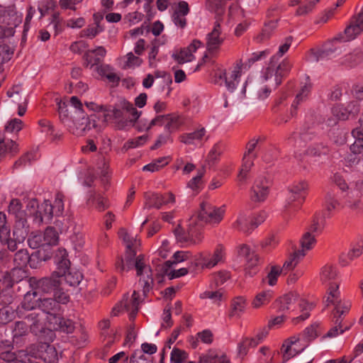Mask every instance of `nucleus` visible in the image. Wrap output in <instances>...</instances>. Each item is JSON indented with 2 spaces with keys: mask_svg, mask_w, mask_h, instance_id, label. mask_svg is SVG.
Masks as SVG:
<instances>
[{
  "mask_svg": "<svg viewBox=\"0 0 363 363\" xmlns=\"http://www.w3.org/2000/svg\"><path fill=\"white\" fill-rule=\"evenodd\" d=\"M208 140V135L203 127H200L191 133H183L179 137V140L187 145L201 146Z\"/></svg>",
  "mask_w": 363,
  "mask_h": 363,
  "instance_id": "obj_14",
  "label": "nucleus"
},
{
  "mask_svg": "<svg viewBox=\"0 0 363 363\" xmlns=\"http://www.w3.org/2000/svg\"><path fill=\"white\" fill-rule=\"evenodd\" d=\"M139 294L134 291L130 296L128 294H125L121 301L114 306L111 313L116 316L121 311H125L130 313V318H134L139 310Z\"/></svg>",
  "mask_w": 363,
  "mask_h": 363,
  "instance_id": "obj_8",
  "label": "nucleus"
},
{
  "mask_svg": "<svg viewBox=\"0 0 363 363\" xmlns=\"http://www.w3.org/2000/svg\"><path fill=\"white\" fill-rule=\"evenodd\" d=\"M0 282L1 286L6 288L0 291V304L6 307L13 301V292L11 290L13 286V281L9 275L5 274L3 277V281L0 279Z\"/></svg>",
  "mask_w": 363,
  "mask_h": 363,
  "instance_id": "obj_23",
  "label": "nucleus"
},
{
  "mask_svg": "<svg viewBox=\"0 0 363 363\" xmlns=\"http://www.w3.org/2000/svg\"><path fill=\"white\" fill-rule=\"evenodd\" d=\"M322 333V329L319 323H314L307 327L303 333H301V336L303 339V342H306L308 345V343L314 340L318 337Z\"/></svg>",
  "mask_w": 363,
  "mask_h": 363,
  "instance_id": "obj_30",
  "label": "nucleus"
},
{
  "mask_svg": "<svg viewBox=\"0 0 363 363\" xmlns=\"http://www.w3.org/2000/svg\"><path fill=\"white\" fill-rule=\"evenodd\" d=\"M275 28L276 23L274 21H270L266 23L264 28L262 29V33L257 37V42L262 43L269 38L272 31L275 29Z\"/></svg>",
  "mask_w": 363,
  "mask_h": 363,
  "instance_id": "obj_62",
  "label": "nucleus"
},
{
  "mask_svg": "<svg viewBox=\"0 0 363 363\" xmlns=\"http://www.w3.org/2000/svg\"><path fill=\"white\" fill-rule=\"evenodd\" d=\"M275 56L271 58V61L268 67L262 74V77L264 81L271 78L273 75L275 76L277 85L281 84V77L286 76L291 70V63L288 60H283L278 66L274 62Z\"/></svg>",
  "mask_w": 363,
  "mask_h": 363,
  "instance_id": "obj_10",
  "label": "nucleus"
},
{
  "mask_svg": "<svg viewBox=\"0 0 363 363\" xmlns=\"http://www.w3.org/2000/svg\"><path fill=\"white\" fill-rule=\"evenodd\" d=\"M201 44L200 40H194L188 47L182 49L178 53L173 55L174 60L179 64L191 62L195 59L194 53L201 47Z\"/></svg>",
  "mask_w": 363,
  "mask_h": 363,
  "instance_id": "obj_18",
  "label": "nucleus"
},
{
  "mask_svg": "<svg viewBox=\"0 0 363 363\" xmlns=\"http://www.w3.org/2000/svg\"><path fill=\"white\" fill-rule=\"evenodd\" d=\"M316 242L315 235H312L311 232H306L303 234L301 240V250L298 251H302L306 254V252L311 250Z\"/></svg>",
  "mask_w": 363,
  "mask_h": 363,
  "instance_id": "obj_57",
  "label": "nucleus"
},
{
  "mask_svg": "<svg viewBox=\"0 0 363 363\" xmlns=\"http://www.w3.org/2000/svg\"><path fill=\"white\" fill-rule=\"evenodd\" d=\"M13 262L16 267H23L29 264L30 267H34L32 265L31 257L29 256V253L27 250H18L14 255Z\"/></svg>",
  "mask_w": 363,
  "mask_h": 363,
  "instance_id": "obj_41",
  "label": "nucleus"
},
{
  "mask_svg": "<svg viewBox=\"0 0 363 363\" xmlns=\"http://www.w3.org/2000/svg\"><path fill=\"white\" fill-rule=\"evenodd\" d=\"M242 68V63L238 61L228 69V72L225 69H218L215 73V83L220 85L224 84L228 91H234L241 77Z\"/></svg>",
  "mask_w": 363,
  "mask_h": 363,
  "instance_id": "obj_5",
  "label": "nucleus"
},
{
  "mask_svg": "<svg viewBox=\"0 0 363 363\" xmlns=\"http://www.w3.org/2000/svg\"><path fill=\"white\" fill-rule=\"evenodd\" d=\"M21 90L20 86H16L7 91V95L10 98L11 102L17 105L26 102V99L22 97Z\"/></svg>",
  "mask_w": 363,
  "mask_h": 363,
  "instance_id": "obj_59",
  "label": "nucleus"
},
{
  "mask_svg": "<svg viewBox=\"0 0 363 363\" xmlns=\"http://www.w3.org/2000/svg\"><path fill=\"white\" fill-rule=\"evenodd\" d=\"M39 349L36 345H32L25 350H20L15 352H4L0 355L1 363H40L36 361Z\"/></svg>",
  "mask_w": 363,
  "mask_h": 363,
  "instance_id": "obj_6",
  "label": "nucleus"
},
{
  "mask_svg": "<svg viewBox=\"0 0 363 363\" xmlns=\"http://www.w3.org/2000/svg\"><path fill=\"white\" fill-rule=\"evenodd\" d=\"M304 256L305 253L302 251H296L291 254L284 262L282 268H281L283 273L287 274L293 270Z\"/></svg>",
  "mask_w": 363,
  "mask_h": 363,
  "instance_id": "obj_33",
  "label": "nucleus"
},
{
  "mask_svg": "<svg viewBox=\"0 0 363 363\" xmlns=\"http://www.w3.org/2000/svg\"><path fill=\"white\" fill-rule=\"evenodd\" d=\"M39 308H40L45 313H57L61 310V306L59 305L55 298L40 297Z\"/></svg>",
  "mask_w": 363,
  "mask_h": 363,
  "instance_id": "obj_37",
  "label": "nucleus"
},
{
  "mask_svg": "<svg viewBox=\"0 0 363 363\" xmlns=\"http://www.w3.org/2000/svg\"><path fill=\"white\" fill-rule=\"evenodd\" d=\"M246 299L243 296H238L231 302V309L229 313L230 318H240L245 312L246 308Z\"/></svg>",
  "mask_w": 363,
  "mask_h": 363,
  "instance_id": "obj_31",
  "label": "nucleus"
},
{
  "mask_svg": "<svg viewBox=\"0 0 363 363\" xmlns=\"http://www.w3.org/2000/svg\"><path fill=\"white\" fill-rule=\"evenodd\" d=\"M191 253L189 251H177L172 256L173 260H168L164 263V267L171 268L173 264L182 262L191 258Z\"/></svg>",
  "mask_w": 363,
  "mask_h": 363,
  "instance_id": "obj_50",
  "label": "nucleus"
},
{
  "mask_svg": "<svg viewBox=\"0 0 363 363\" xmlns=\"http://www.w3.org/2000/svg\"><path fill=\"white\" fill-rule=\"evenodd\" d=\"M41 314L37 312H32L24 316L30 323V329L33 333H37L43 328L41 323Z\"/></svg>",
  "mask_w": 363,
  "mask_h": 363,
  "instance_id": "obj_48",
  "label": "nucleus"
},
{
  "mask_svg": "<svg viewBox=\"0 0 363 363\" xmlns=\"http://www.w3.org/2000/svg\"><path fill=\"white\" fill-rule=\"evenodd\" d=\"M0 241L12 252L17 249L16 240L14 238L13 239L11 238V230L9 225L0 228Z\"/></svg>",
  "mask_w": 363,
  "mask_h": 363,
  "instance_id": "obj_34",
  "label": "nucleus"
},
{
  "mask_svg": "<svg viewBox=\"0 0 363 363\" xmlns=\"http://www.w3.org/2000/svg\"><path fill=\"white\" fill-rule=\"evenodd\" d=\"M40 296L35 290L26 292L21 304L16 308V313L18 318L24 316L25 311H29L39 308Z\"/></svg>",
  "mask_w": 363,
  "mask_h": 363,
  "instance_id": "obj_13",
  "label": "nucleus"
},
{
  "mask_svg": "<svg viewBox=\"0 0 363 363\" xmlns=\"http://www.w3.org/2000/svg\"><path fill=\"white\" fill-rule=\"evenodd\" d=\"M15 318V311L11 308L3 307L0 309V324L5 325Z\"/></svg>",
  "mask_w": 363,
  "mask_h": 363,
  "instance_id": "obj_63",
  "label": "nucleus"
},
{
  "mask_svg": "<svg viewBox=\"0 0 363 363\" xmlns=\"http://www.w3.org/2000/svg\"><path fill=\"white\" fill-rule=\"evenodd\" d=\"M331 113L333 118H329L326 121L329 126L335 125L339 120H345L349 118L347 108L341 104L335 105L331 109Z\"/></svg>",
  "mask_w": 363,
  "mask_h": 363,
  "instance_id": "obj_28",
  "label": "nucleus"
},
{
  "mask_svg": "<svg viewBox=\"0 0 363 363\" xmlns=\"http://www.w3.org/2000/svg\"><path fill=\"white\" fill-rule=\"evenodd\" d=\"M9 213L13 215L16 219L26 217V213L22 210V204L18 199H14L9 206Z\"/></svg>",
  "mask_w": 363,
  "mask_h": 363,
  "instance_id": "obj_56",
  "label": "nucleus"
},
{
  "mask_svg": "<svg viewBox=\"0 0 363 363\" xmlns=\"http://www.w3.org/2000/svg\"><path fill=\"white\" fill-rule=\"evenodd\" d=\"M298 306L302 314L299 316L294 318L293 322L296 324L300 321L306 320L310 316V311L313 308L312 304L309 303L305 300H300L298 302Z\"/></svg>",
  "mask_w": 363,
  "mask_h": 363,
  "instance_id": "obj_52",
  "label": "nucleus"
},
{
  "mask_svg": "<svg viewBox=\"0 0 363 363\" xmlns=\"http://www.w3.org/2000/svg\"><path fill=\"white\" fill-rule=\"evenodd\" d=\"M28 284L32 290H35L39 296L54 291L60 286V281L57 274L53 272L51 277H44L40 279L30 277Z\"/></svg>",
  "mask_w": 363,
  "mask_h": 363,
  "instance_id": "obj_7",
  "label": "nucleus"
},
{
  "mask_svg": "<svg viewBox=\"0 0 363 363\" xmlns=\"http://www.w3.org/2000/svg\"><path fill=\"white\" fill-rule=\"evenodd\" d=\"M89 201L92 204H95L96 208L99 211H103L108 207L107 199L100 194H94Z\"/></svg>",
  "mask_w": 363,
  "mask_h": 363,
  "instance_id": "obj_61",
  "label": "nucleus"
},
{
  "mask_svg": "<svg viewBox=\"0 0 363 363\" xmlns=\"http://www.w3.org/2000/svg\"><path fill=\"white\" fill-rule=\"evenodd\" d=\"M62 317H61L59 312L52 313L47 314V320L48 327L50 330H58L60 328V324H62Z\"/></svg>",
  "mask_w": 363,
  "mask_h": 363,
  "instance_id": "obj_60",
  "label": "nucleus"
},
{
  "mask_svg": "<svg viewBox=\"0 0 363 363\" xmlns=\"http://www.w3.org/2000/svg\"><path fill=\"white\" fill-rule=\"evenodd\" d=\"M144 208H160L164 205L163 197L162 194L148 192L145 194Z\"/></svg>",
  "mask_w": 363,
  "mask_h": 363,
  "instance_id": "obj_32",
  "label": "nucleus"
},
{
  "mask_svg": "<svg viewBox=\"0 0 363 363\" xmlns=\"http://www.w3.org/2000/svg\"><path fill=\"white\" fill-rule=\"evenodd\" d=\"M225 258V247L222 245H217L212 252L207 255H200V264L202 268L211 269L216 265L224 262Z\"/></svg>",
  "mask_w": 363,
  "mask_h": 363,
  "instance_id": "obj_11",
  "label": "nucleus"
},
{
  "mask_svg": "<svg viewBox=\"0 0 363 363\" xmlns=\"http://www.w3.org/2000/svg\"><path fill=\"white\" fill-rule=\"evenodd\" d=\"M311 90V84L306 82L301 87L299 92L297 94L296 99L292 104V107L296 108L297 106L308 99Z\"/></svg>",
  "mask_w": 363,
  "mask_h": 363,
  "instance_id": "obj_54",
  "label": "nucleus"
},
{
  "mask_svg": "<svg viewBox=\"0 0 363 363\" xmlns=\"http://www.w3.org/2000/svg\"><path fill=\"white\" fill-rule=\"evenodd\" d=\"M165 118L164 128L169 133L178 130L183 124L182 117L176 114H167Z\"/></svg>",
  "mask_w": 363,
  "mask_h": 363,
  "instance_id": "obj_39",
  "label": "nucleus"
},
{
  "mask_svg": "<svg viewBox=\"0 0 363 363\" xmlns=\"http://www.w3.org/2000/svg\"><path fill=\"white\" fill-rule=\"evenodd\" d=\"M106 55V50L103 46H98L96 49L89 50L84 55L86 67L92 68L94 65H98Z\"/></svg>",
  "mask_w": 363,
  "mask_h": 363,
  "instance_id": "obj_19",
  "label": "nucleus"
},
{
  "mask_svg": "<svg viewBox=\"0 0 363 363\" xmlns=\"http://www.w3.org/2000/svg\"><path fill=\"white\" fill-rule=\"evenodd\" d=\"M65 277V280L69 285L75 286L80 283L82 275L78 272H69L68 270L65 271V274H57V277Z\"/></svg>",
  "mask_w": 363,
  "mask_h": 363,
  "instance_id": "obj_58",
  "label": "nucleus"
},
{
  "mask_svg": "<svg viewBox=\"0 0 363 363\" xmlns=\"http://www.w3.org/2000/svg\"><path fill=\"white\" fill-rule=\"evenodd\" d=\"M225 39V35L223 33L220 23L216 21L212 30L206 35V50L211 55H216Z\"/></svg>",
  "mask_w": 363,
  "mask_h": 363,
  "instance_id": "obj_9",
  "label": "nucleus"
},
{
  "mask_svg": "<svg viewBox=\"0 0 363 363\" xmlns=\"http://www.w3.org/2000/svg\"><path fill=\"white\" fill-rule=\"evenodd\" d=\"M18 151V146L12 140L4 139L0 141V159L8 155H13Z\"/></svg>",
  "mask_w": 363,
  "mask_h": 363,
  "instance_id": "obj_38",
  "label": "nucleus"
},
{
  "mask_svg": "<svg viewBox=\"0 0 363 363\" xmlns=\"http://www.w3.org/2000/svg\"><path fill=\"white\" fill-rule=\"evenodd\" d=\"M189 13V4L187 2L182 1L178 3L172 14V21L174 23L181 28H184L186 25V16Z\"/></svg>",
  "mask_w": 363,
  "mask_h": 363,
  "instance_id": "obj_20",
  "label": "nucleus"
},
{
  "mask_svg": "<svg viewBox=\"0 0 363 363\" xmlns=\"http://www.w3.org/2000/svg\"><path fill=\"white\" fill-rule=\"evenodd\" d=\"M271 183L265 177L257 178L251 189L250 198L254 202H262L269 195Z\"/></svg>",
  "mask_w": 363,
  "mask_h": 363,
  "instance_id": "obj_12",
  "label": "nucleus"
},
{
  "mask_svg": "<svg viewBox=\"0 0 363 363\" xmlns=\"http://www.w3.org/2000/svg\"><path fill=\"white\" fill-rule=\"evenodd\" d=\"M169 163V158L166 157L156 159L143 167L144 172H157Z\"/></svg>",
  "mask_w": 363,
  "mask_h": 363,
  "instance_id": "obj_46",
  "label": "nucleus"
},
{
  "mask_svg": "<svg viewBox=\"0 0 363 363\" xmlns=\"http://www.w3.org/2000/svg\"><path fill=\"white\" fill-rule=\"evenodd\" d=\"M53 215L52 203L49 201H45L38 206V210L34 215V222L38 225L43 222H49Z\"/></svg>",
  "mask_w": 363,
  "mask_h": 363,
  "instance_id": "obj_21",
  "label": "nucleus"
},
{
  "mask_svg": "<svg viewBox=\"0 0 363 363\" xmlns=\"http://www.w3.org/2000/svg\"><path fill=\"white\" fill-rule=\"evenodd\" d=\"M256 156H243L242 164L238 176V181L240 182H245L247 180L248 173L250 172L252 167L254 165V160Z\"/></svg>",
  "mask_w": 363,
  "mask_h": 363,
  "instance_id": "obj_36",
  "label": "nucleus"
},
{
  "mask_svg": "<svg viewBox=\"0 0 363 363\" xmlns=\"http://www.w3.org/2000/svg\"><path fill=\"white\" fill-rule=\"evenodd\" d=\"M288 144L294 148L296 156L300 157L304 155V150L307 148L306 143L303 140V136H301L296 133L293 134L288 139Z\"/></svg>",
  "mask_w": 363,
  "mask_h": 363,
  "instance_id": "obj_27",
  "label": "nucleus"
},
{
  "mask_svg": "<svg viewBox=\"0 0 363 363\" xmlns=\"http://www.w3.org/2000/svg\"><path fill=\"white\" fill-rule=\"evenodd\" d=\"M281 273H283V272L280 267L277 265L272 266L267 277L263 279V282H265L268 285L273 286L277 284L278 277L281 275Z\"/></svg>",
  "mask_w": 363,
  "mask_h": 363,
  "instance_id": "obj_53",
  "label": "nucleus"
},
{
  "mask_svg": "<svg viewBox=\"0 0 363 363\" xmlns=\"http://www.w3.org/2000/svg\"><path fill=\"white\" fill-rule=\"evenodd\" d=\"M123 68L124 69H134L140 66L143 63V60L140 55L133 54L132 52H128L123 57Z\"/></svg>",
  "mask_w": 363,
  "mask_h": 363,
  "instance_id": "obj_44",
  "label": "nucleus"
},
{
  "mask_svg": "<svg viewBox=\"0 0 363 363\" xmlns=\"http://www.w3.org/2000/svg\"><path fill=\"white\" fill-rule=\"evenodd\" d=\"M273 297V293L270 290L263 291L258 293L252 302V306L255 308H259L269 303Z\"/></svg>",
  "mask_w": 363,
  "mask_h": 363,
  "instance_id": "obj_40",
  "label": "nucleus"
},
{
  "mask_svg": "<svg viewBox=\"0 0 363 363\" xmlns=\"http://www.w3.org/2000/svg\"><path fill=\"white\" fill-rule=\"evenodd\" d=\"M233 227L243 233L248 234L253 230L250 218L247 217V216L243 213L239 215L236 221L233 224Z\"/></svg>",
  "mask_w": 363,
  "mask_h": 363,
  "instance_id": "obj_35",
  "label": "nucleus"
},
{
  "mask_svg": "<svg viewBox=\"0 0 363 363\" xmlns=\"http://www.w3.org/2000/svg\"><path fill=\"white\" fill-rule=\"evenodd\" d=\"M29 328L23 321H16L12 330V337L13 341L18 342L23 337L28 334Z\"/></svg>",
  "mask_w": 363,
  "mask_h": 363,
  "instance_id": "obj_42",
  "label": "nucleus"
},
{
  "mask_svg": "<svg viewBox=\"0 0 363 363\" xmlns=\"http://www.w3.org/2000/svg\"><path fill=\"white\" fill-rule=\"evenodd\" d=\"M238 255L242 257L245 262L246 272L252 276L256 272H251L255 267L258 264L259 258L257 255L250 250V247L246 245H242L238 250Z\"/></svg>",
  "mask_w": 363,
  "mask_h": 363,
  "instance_id": "obj_15",
  "label": "nucleus"
},
{
  "mask_svg": "<svg viewBox=\"0 0 363 363\" xmlns=\"http://www.w3.org/2000/svg\"><path fill=\"white\" fill-rule=\"evenodd\" d=\"M104 30L103 28L96 23L93 25L88 26L86 28L80 32V36L92 39Z\"/></svg>",
  "mask_w": 363,
  "mask_h": 363,
  "instance_id": "obj_55",
  "label": "nucleus"
},
{
  "mask_svg": "<svg viewBox=\"0 0 363 363\" xmlns=\"http://www.w3.org/2000/svg\"><path fill=\"white\" fill-rule=\"evenodd\" d=\"M363 30V16L359 14L354 25L347 26L343 34L333 39V41L348 42L354 40Z\"/></svg>",
  "mask_w": 363,
  "mask_h": 363,
  "instance_id": "obj_17",
  "label": "nucleus"
},
{
  "mask_svg": "<svg viewBox=\"0 0 363 363\" xmlns=\"http://www.w3.org/2000/svg\"><path fill=\"white\" fill-rule=\"evenodd\" d=\"M97 73L106 77L110 82H117L119 81L118 77L112 71L111 67L108 65H101L96 67Z\"/></svg>",
  "mask_w": 363,
  "mask_h": 363,
  "instance_id": "obj_45",
  "label": "nucleus"
},
{
  "mask_svg": "<svg viewBox=\"0 0 363 363\" xmlns=\"http://www.w3.org/2000/svg\"><path fill=\"white\" fill-rule=\"evenodd\" d=\"M363 61V51L354 50L345 55L343 63L350 67H354Z\"/></svg>",
  "mask_w": 363,
  "mask_h": 363,
  "instance_id": "obj_47",
  "label": "nucleus"
},
{
  "mask_svg": "<svg viewBox=\"0 0 363 363\" xmlns=\"http://www.w3.org/2000/svg\"><path fill=\"white\" fill-rule=\"evenodd\" d=\"M134 255V252H130L129 256L125 259V266L126 267L129 266L130 269L133 265H135L137 276L140 277L139 284L143 288V294H145L149 292L153 284L152 269L146 264L143 256L139 255L135 260H133Z\"/></svg>",
  "mask_w": 363,
  "mask_h": 363,
  "instance_id": "obj_3",
  "label": "nucleus"
},
{
  "mask_svg": "<svg viewBox=\"0 0 363 363\" xmlns=\"http://www.w3.org/2000/svg\"><path fill=\"white\" fill-rule=\"evenodd\" d=\"M41 353L38 354V357L41 358L47 363H57V354L55 348L48 344H42L40 345Z\"/></svg>",
  "mask_w": 363,
  "mask_h": 363,
  "instance_id": "obj_29",
  "label": "nucleus"
},
{
  "mask_svg": "<svg viewBox=\"0 0 363 363\" xmlns=\"http://www.w3.org/2000/svg\"><path fill=\"white\" fill-rule=\"evenodd\" d=\"M77 130H79L78 133H82L86 130H89L96 126L95 116L91 115L90 117L82 116L81 122L76 123Z\"/></svg>",
  "mask_w": 363,
  "mask_h": 363,
  "instance_id": "obj_49",
  "label": "nucleus"
},
{
  "mask_svg": "<svg viewBox=\"0 0 363 363\" xmlns=\"http://www.w3.org/2000/svg\"><path fill=\"white\" fill-rule=\"evenodd\" d=\"M225 213V206H216L208 199L203 200L197 214L189 219L188 234L192 244L200 243L203 238L202 228L204 225L215 226L223 219Z\"/></svg>",
  "mask_w": 363,
  "mask_h": 363,
  "instance_id": "obj_1",
  "label": "nucleus"
},
{
  "mask_svg": "<svg viewBox=\"0 0 363 363\" xmlns=\"http://www.w3.org/2000/svg\"><path fill=\"white\" fill-rule=\"evenodd\" d=\"M296 295L292 293L287 294L280 297L277 301V308L280 311H286L291 308V306L294 303Z\"/></svg>",
  "mask_w": 363,
  "mask_h": 363,
  "instance_id": "obj_43",
  "label": "nucleus"
},
{
  "mask_svg": "<svg viewBox=\"0 0 363 363\" xmlns=\"http://www.w3.org/2000/svg\"><path fill=\"white\" fill-rule=\"evenodd\" d=\"M333 40L325 43L320 49H312L307 55V59L310 62H318L330 57L336 50V48L333 43Z\"/></svg>",
  "mask_w": 363,
  "mask_h": 363,
  "instance_id": "obj_16",
  "label": "nucleus"
},
{
  "mask_svg": "<svg viewBox=\"0 0 363 363\" xmlns=\"http://www.w3.org/2000/svg\"><path fill=\"white\" fill-rule=\"evenodd\" d=\"M29 233V225L26 217L16 219L13 230V235L16 244L23 242Z\"/></svg>",
  "mask_w": 363,
  "mask_h": 363,
  "instance_id": "obj_22",
  "label": "nucleus"
},
{
  "mask_svg": "<svg viewBox=\"0 0 363 363\" xmlns=\"http://www.w3.org/2000/svg\"><path fill=\"white\" fill-rule=\"evenodd\" d=\"M333 304L335 306L334 308V318L336 324H342V319L341 316L347 313L351 307V303L349 301H342L340 299L335 300L333 302H330L329 305Z\"/></svg>",
  "mask_w": 363,
  "mask_h": 363,
  "instance_id": "obj_26",
  "label": "nucleus"
},
{
  "mask_svg": "<svg viewBox=\"0 0 363 363\" xmlns=\"http://www.w3.org/2000/svg\"><path fill=\"white\" fill-rule=\"evenodd\" d=\"M363 195V179L355 182L354 187L348 193L347 205L353 209L359 208L361 206L359 197Z\"/></svg>",
  "mask_w": 363,
  "mask_h": 363,
  "instance_id": "obj_24",
  "label": "nucleus"
},
{
  "mask_svg": "<svg viewBox=\"0 0 363 363\" xmlns=\"http://www.w3.org/2000/svg\"><path fill=\"white\" fill-rule=\"evenodd\" d=\"M43 236L45 245H55L59 241V234L53 227H48Z\"/></svg>",
  "mask_w": 363,
  "mask_h": 363,
  "instance_id": "obj_51",
  "label": "nucleus"
},
{
  "mask_svg": "<svg viewBox=\"0 0 363 363\" xmlns=\"http://www.w3.org/2000/svg\"><path fill=\"white\" fill-rule=\"evenodd\" d=\"M320 280L321 283L328 287V295L325 299L326 306L340 297L339 291L340 281L339 280L338 271L335 266L327 264L320 271Z\"/></svg>",
  "mask_w": 363,
  "mask_h": 363,
  "instance_id": "obj_2",
  "label": "nucleus"
},
{
  "mask_svg": "<svg viewBox=\"0 0 363 363\" xmlns=\"http://www.w3.org/2000/svg\"><path fill=\"white\" fill-rule=\"evenodd\" d=\"M188 357V354L179 348H173L171 352L170 361L172 363H182Z\"/></svg>",
  "mask_w": 363,
  "mask_h": 363,
  "instance_id": "obj_64",
  "label": "nucleus"
},
{
  "mask_svg": "<svg viewBox=\"0 0 363 363\" xmlns=\"http://www.w3.org/2000/svg\"><path fill=\"white\" fill-rule=\"evenodd\" d=\"M67 252L65 249L59 248L54 256L55 263L57 266V272H55L57 274H65V270L69 269L70 262L67 258Z\"/></svg>",
  "mask_w": 363,
  "mask_h": 363,
  "instance_id": "obj_25",
  "label": "nucleus"
},
{
  "mask_svg": "<svg viewBox=\"0 0 363 363\" xmlns=\"http://www.w3.org/2000/svg\"><path fill=\"white\" fill-rule=\"evenodd\" d=\"M308 184L306 181L294 182L288 186L284 209L289 213L297 211L304 202Z\"/></svg>",
  "mask_w": 363,
  "mask_h": 363,
  "instance_id": "obj_4",
  "label": "nucleus"
}]
</instances>
